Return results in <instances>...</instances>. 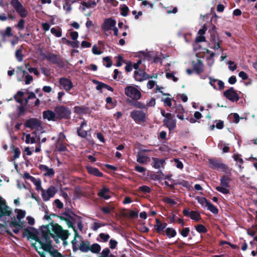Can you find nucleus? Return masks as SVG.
Masks as SVG:
<instances>
[{
    "mask_svg": "<svg viewBox=\"0 0 257 257\" xmlns=\"http://www.w3.org/2000/svg\"><path fill=\"white\" fill-rule=\"evenodd\" d=\"M115 25L116 21L114 20L111 18L106 19L101 25V29L105 31H108L112 29Z\"/></svg>",
    "mask_w": 257,
    "mask_h": 257,
    "instance_id": "nucleus-11",
    "label": "nucleus"
},
{
    "mask_svg": "<svg viewBox=\"0 0 257 257\" xmlns=\"http://www.w3.org/2000/svg\"><path fill=\"white\" fill-rule=\"evenodd\" d=\"M96 5V3L94 1H89L87 2L81 3V5L80 6V10L82 12L85 11L86 9H90L95 7Z\"/></svg>",
    "mask_w": 257,
    "mask_h": 257,
    "instance_id": "nucleus-19",
    "label": "nucleus"
},
{
    "mask_svg": "<svg viewBox=\"0 0 257 257\" xmlns=\"http://www.w3.org/2000/svg\"><path fill=\"white\" fill-rule=\"evenodd\" d=\"M103 61L106 62V64H104V65L106 67H110L112 65V62L110 59V58L109 57H104L103 58Z\"/></svg>",
    "mask_w": 257,
    "mask_h": 257,
    "instance_id": "nucleus-53",
    "label": "nucleus"
},
{
    "mask_svg": "<svg viewBox=\"0 0 257 257\" xmlns=\"http://www.w3.org/2000/svg\"><path fill=\"white\" fill-rule=\"evenodd\" d=\"M100 238L103 241H107L109 238L110 236L108 234L101 233L99 234Z\"/></svg>",
    "mask_w": 257,
    "mask_h": 257,
    "instance_id": "nucleus-51",
    "label": "nucleus"
},
{
    "mask_svg": "<svg viewBox=\"0 0 257 257\" xmlns=\"http://www.w3.org/2000/svg\"><path fill=\"white\" fill-rule=\"evenodd\" d=\"M189 231H190V229L189 228H188V227L184 228L181 231V234L183 236L186 237L188 236Z\"/></svg>",
    "mask_w": 257,
    "mask_h": 257,
    "instance_id": "nucleus-58",
    "label": "nucleus"
},
{
    "mask_svg": "<svg viewBox=\"0 0 257 257\" xmlns=\"http://www.w3.org/2000/svg\"><path fill=\"white\" fill-rule=\"evenodd\" d=\"M11 4L21 17L25 18L27 16V11L18 0H12Z\"/></svg>",
    "mask_w": 257,
    "mask_h": 257,
    "instance_id": "nucleus-7",
    "label": "nucleus"
},
{
    "mask_svg": "<svg viewBox=\"0 0 257 257\" xmlns=\"http://www.w3.org/2000/svg\"><path fill=\"white\" fill-rule=\"evenodd\" d=\"M197 200L198 203H200L201 205V206L204 208L206 207L207 205L209 202L204 197H198L197 198Z\"/></svg>",
    "mask_w": 257,
    "mask_h": 257,
    "instance_id": "nucleus-40",
    "label": "nucleus"
},
{
    "mask_svg": "<svg viewBox=\"0 0 257 257\" xmlns=\"http://www.w3.org/2000/svg\"><path fill=\"white\" fill-rule=\"evenodd\" d=\"M12 29L11 27H8L4 31H0V35L3 38L6 37H11L12 36Z\"/></svg>",
    "mask_w": 257,
    "mask_h": 257,
    "instance_id": "nucleus-34",
    "label": "nucleus"
},
{
    "mask_svg": "<svg viewBox=\"0 0 257 257\" xmlns=\"http://www.w3.org/2000/svg\"><path fill=\"white\" fill-rule=\"evenodd\" d=\"M83 128H79L77 130L78 134L81 137H86L87 136V131L83 130Z\"/></svg>",
    "mask_w": 257,
    "mask_h": 257,
    "instance_id": "nucleus-50",
    "label": "nucleus"
},
{
    "mask_svg": "<svg viewBox=\"0 0 257 257\" xmlns=\"http://www.w3.org/2000/svg\"><path fill=\"white\" fill-rule=\"evenodd\" d=\"M206 207L208 210H209L211 212H212L214 214H217L218 212V209L210 202L208 203Z\"/></svg>",
    "mask_w": 257,
    "mask_h": 257,
    "instance_id": "nucleus-44",
    "label": "nucleus"
},
{
    "mask_svg": "<svg viewBox=\"0 0 257 257\" xmlns=\"http://www.w3.org/2000/svg\"><path fill=\"white\" fill-rule=\"evenodd\" d=\"M125 94L134 100H138L141 97V91L134 86H127L124 89Z\"/></svg>",
    "mask_w": 257,
    "mask_h": 257,
    "instance_id": "nucleus-4",
    "label": "nucleus"
},
{
    "mask_svg": "<svg viewBox=\"0 0 257 257\" xmlns=\"http://www.w3.org/2000/svg\"><path fill=\"white\" fill-rule=\"evenodd\" d=\"M56 147L57 150L60 152H65L67 150L66 146L62 143H57Z\"/></svg>",
    "mask_w": 257,
    "mask_h": 257,
    "instance_id": "nucleus-42",
    "label": "nucleus"
},
{
    "mask_svg": "<svg viewBox=\"0 0 257 257\" xmlns=\"http://www.w3.org/2000/svg\"><path fill=\"white\" fill-rule=\"evenodd\" d=\"M39 168L42 171H43L44 173V175L45 176L51 177L55 174V172L52 168H49L46 165H41L40 166Z\"/></svg>",
    "mask_w": 257,
    "mask_h": 257,
    "instance_id": "nucleus-20",
    "label": "nucleus"
},
{
    "mask_svg": "<svg viewBox=\"0 0 257 257\" xmlns=\"http://www.w3.org/2000/svg\"><path fill=\"white\" fill-rule=\"evenodd\" d=\"M73 230L75 232V236L74 239L72 241V244L73 246V250L75 251L78 249L79 245L81 244V242L83 241L82 238L77 232L75 228L73 227Z\"/></svg>",
    "mask_w": 257,
    "mask_h": 257,
    "instance_id": "nucleus-14",
    "label": "nucleus"
},
{
    "mask_svg": "<svg viewBox=\"0 0 257 257\" xmlns=\"http://www.w3.org/2000/svg\"><path fill=\"white\" fill-rule=\"evenodd\" d=\"M163 200L164 202L172 206L176 205L177 203L174 200L172 199L169 197H164Z\"/></svg>",
    "mask_w": 257,
    "mask_h": 257,
    "instance_id": "nucleus-45",
    "label": "nucleus"
},
{
    "mask_svg": "<svg viewBox=\"0 0 257 257\" xmlns=\"http://www.w3.org/2000/svg\"><path fill=\"white\" fill-rule=\"evenodd\" d=\"M209 84L216 90H221L224 88V83L221 80L209 77Z\"/></svg>",
    "mask_w": 257,
    "mask_h": 257,
    "instance_id": "nucleus-15",
    "label": "nucleus"
},
{
    "mask_svg": "<svg viewBox=\"0 0 257 257\" xmlns=\"http://www.w3.org/2000/svg\"><path fill=\"white\" fill-rule=\"evenodd\" d=\"M12 209L6 205V201L0 197V220L6 221L11 216Z\"/></svg>",
    "mask_w": 257,
    "mask_h": 257,
    "instance_id": "nucleus-3",
    "label": "nucleus"
},
{
    "mask_svg": "<svg viewBox=\"0 0 257 257\" xmlns=\"http://www.w3.org/2000/svg\"><path fill=\"white\" fill-rule=\"evenodd\" d=\"M166 233L167 235L169 237H173L176 235V231L171 228H168L166 230Z\"/></svg>",
    "mask_w": 257,
    "mask_h": 257,
    "instance_id": "nucleus-43",
    "label": "nucleus"
},
{
    "mask_svg": "<svg viewBox=\"0 0 257 257\" xmlns=\"http://www.w3.org/2000/svg\"><path fill=\"white\" fill-rule=\"evenodd\" d=\"M163 122L164 125L168 127L169 131L174 130L176 125V120L174 118L172 114L170 117L165 118L163 119Z\"/></svg>",
    "mask_w": 257,
    "mask_h": 257,
    "instance_id": "nucleus-13",
    "label": "nucleus"
},
{
    "mask_svg": "<svg viewBox=\"0 0 257 257\" xmlns=\"http://www.w3.org/2000/svg\"><path fill=\"white\" fill-rule=\"evenodd\" d=\"M60 86L67 92H69L73 87L71 80L66 78H61L59 80Z\"/></svg>",
    "mask_w": 257,
    "mask_h": 257,
    "instance_id": "nucleus-12",
    "label": "nucleus"
},
{
    "mask_svg": "<svg viewBox=\"0 0 257 257\" xmlns=\"http://www.w3.org/2000/svg\"><path fill=\"white\" fill-rule=\"evenodd\" d=\"M70 36L72 40L75 41L78 37V34L75 31L70 32Z\"/></svg>",
    "mask_w": 257,
    "mask_h": 257,
    "instance_id": "nucleus-59",
    "label": "nucleus"
},
{
    "mask_svg": "<svg viewBox=\"0 0 257 257\" xmlns=\"http://www.w3.org/2000/svg\"><path fill=\"white\" fill-rule=\"evenodd\" d=\"M23 47L21 46L19 49L16 50L15 56L19 62H22L23 60V55L22 54Z\"/></svg>",
    "mask_w": 257,
    "mask_h": 257,
    "instance_id": "nucleus-36",
    "label": "nucleus"
},
{
    "mask_svg": "<svg viewBox=\"0 0 257 257\" xmlns=\"http://www.w3.org/2000/svg\"><path fill=\"white\" fill-rule=\"evenodd\" d=\"M32 182L35 185L36 189L37 191L41 190L42 191V189H43L41 187V182L40 180L35 178L34 180L32 181Z\"/></svg>",
    "mask_w": 257,
    "mask_h": 257,
    "instance_id": "nucleus-41",
    "label": "nucleus"
},
{
    "mask_svg": "<svg viewBox=\"0 0 257 257\" xmlns=\"http://www.w3.org/2000/svg\"><path fill=\"white\" fill-rule=\"evenodd\" d=\"M90 244L88 241L81 242L79 245L78 249L82 252H87L89 251Z\"/></svg>",
    "mask_w": 257,
    "mask_h": 257,
    "instance_id": "nucleus-29",
    "label": "nucleus"
},
{
    "mask_svg": "<svg viewBox=\"0 0 257 257\" xmlns=\"http://www.w3.org/2000/svg\"><path fill=\"white\" fill-rule=\"evenodd\" d=\"M230 181V180L228 177L223 176L220 179V186H217L216 189L224 194L229 193Z\"/></svg>",
    "mask_w": 257,
    "mask_h": 257,
    "instance_id": "nucleus-5",
    "label": "nucleus"
},
{
    "mask_svg": "<svg viewBox=\"0 0 257 257\" xmlns=\"http://www.w3.org/2000/svg\"><path fill=\"white\" fill-rule=\"evenodd\" d=\"M101 250V246L97 243H94L92 245H90L89 251L93 253L98 254L99 253Z\"/></svg>",
    "mask_w": 257,
    "mask_h": 257,
    "instance_id": "nucleus-32",
    "label": "nucleus"
},
{
    "mask_svg": "<svg viewBox=\"0 0 257 257\" xmlns=\"http://www.w3.org/2000/svg\"><path fill=\"white\" fill-rule=\"evenodd\" d=\"M99 257H115V256L110 253L109 248H105L103 249Z\"/></svg>",
    "mask_w": 257,
    "mask_h": 257,
    "instance_id": "nucleus-37",
    "label": "nucleus"
},
{
    "mask_svg": "<svg viewBox=\"0 0 257 257\" xmlns=\"http://www.w3.org/2000/svg\"><path fill=\"white\" fill-rule=\"evenodd\" d=\"M152 160V165L156 169H159L161 167H163L165 164V161L162 159L153 158Z\"/></svg>",
    "mask_w": 257,
    "mask_h": 257,
    "instance_id": "nucleus-24",
    "label": "nucleus"
},
{
    "mask_svg": "<svg viewBox=\"0 0 257 257\" xmlns=\"http://www.w3.org/2000/svg\"><path fill=\"white\" fill-rule=\"evenodd\" d=\"M139 191H143L145 193H149L151 191V189L150 187L147 186H142L139 187Z\"/></svg>",
    "mask_w": 257,
    "mask_h": 257,
    "instance_id": "nucleus-56",
    "label": "nucleus"
},
{
    "mask_svg": "<svg viewBox=\"0 0 257 257\" xmlns=\"http://www.w3.org/2000/svg\"><path fill=\"white\" fill-rule=\"evenodd\" d=\"M42 197L44 201H48L56 194V188L53 186H50L47 190L42 189Z\"/></svg>",
    "mask_w": 257,
    "mask_h": 257,
    "instance_id": "nucleus-8",
    "label": "nucleus"
},
{
    "mask_svg": "<svg viewBox=\"0 0 257 257\" xmlns=\"http://www.w3.org/2000/svg\"><path fill=\"white\" fill-rule=\"evenodd\" d=\"M10 226L15 228L14 229H12V231L15 233L17 234L19 232L20 230L23 228V223L12 222L10 223Z\"/></svg>",
    "mask_w": 257,
    "mask_h": 257,
    "instance_id": "nucleus-28",
    "label": "nucleus"
},
{
    "mask_svg": "<svg viewBox=\"0 0 257 257\" xmlns=\"http://www.w3.org/2000/svg\"><path fill=\"white\" fill-rule=\"evenodd\" d=\"M228 64L229 65V69L231 71H234L236 69V65L234 64V62L231 61H229L228 62Z\"/></svg>",
    "mask_w": 257,
    "mask_h": 257,
    "instance_id": "nucleus-61",
    "label": "nucleus"
},
{
    "mask_svg": "<svg viewBox=\"0 0 257 257\" xmlns=\"http://www.w3.org/2000/svg\"><path fill=\"white\" fill-rule=\"evenodd\" d=\"M209 163L210 167L213 169L221 170L224 168V165L217 160H209Z\"/></svg>",
    "mask_w": 257,
    "mask_h": 257,
    "instance_id": "nucleus-21",
    "label": "nucleus"
},
{
    "mask_svg": "<svg viewBox=\"0 0 257 257\" xmlns=\"http://www.w3.org/2000/svg\"><path fill=\"white\" fill-rule=\"evenodd\" d=\"M86 169L88 173L90 174H92L97 177H101L102 176V174L96 168L87 166Z\"/></svg>",
    "mask_w": 257,
    "mask_h": 257,
    "instance_id": "nucleus-30",
    "label": "nucleus"
},
{
    "mask_svg": "<svg viewBox=\"0 0 257 257\" xmlns=\"http://www.w3.org/2000/svg\"><path fill=\"white\" fill-rule=\"evenodd\" d=\"M221 42V41L219 40L218 39H217L216 38H213L211 41V44L213 45V46H211V48L215 50L219 49L221 52L222 53L223 50L220 47V43Z\"/></svg>",
    "mask_w": 257,
    "mask_h": 257,
    "instance_id": "nucleus-27",
    "label": "nucleus"
},
{
    "mask_svg": "<svg viewBox=\"0 0 257 257\" xmlns=\"http://www.w3.org/2000/svg\"><path fill=\"white\" fill-rule=\"evenodd\" d=\"M114 208L115 207L113 205L109 204L106 206L102 207L100 209L103 213L107 214L113 211V210L114 209Z\"/></svg>",
    "mask_w": 257,
    "mask_h": 257,
    "instance_id": "nucleus-35",
    "label": "nucleus"
},
{
    "mask_svg": "<svg viewBox=\"0 0 257 257\" xmlns=\"http://www.w3.org/2000/svg\"><path fill=\"white\" fill-rule=\"evenodd\" d=\"M51 32L52 34L55 35L57 37H60L62 35V33L60 30L55 28H52L51 29Z\"/></svg>",
    "mask_w": 257,
    "mask_h": 257,
    "instance_id": "nucleus-47",
    "label": "nucleus"
},
{
    "mask_svg": "<svg viewBox=\"0 0 257 257\" xmlns=\"http://www.w3.org/2000/svg\"><path fill=\"white\" fill-rule=\"evenodd\" d=\"M63 9L66 11L67 13L70 12L72 10V7L71 5L66 3L63 6Z\"/></svg>",
    "mask_w": 257,
    "mask_h": 257,
    "instance_id": "nucleus-64",
    "label": "nucleus"
},
{
    "mask_svg": "<svg viewBox=\"0 0 257 257\" xmlns=\"http://www.w3.org/2000/svg\"><path fill=\"white\" fill-rule=\"evenodd\" d=\"M195 70L196 71L197 73L199 74L203 72V64L202 63H201L200 61L198 62V64H197L194 67Z\"/></svg>",
    "mask_w": 257,
    "mask_h": 257,
    "instance_id": "nucleus-46",
    "label": "nucleus"
},
{
    "mask_svg": "<svg viewBox=\"0 0 257 257\" xmlns=\"http://www.w3.org/2000/svg\"><path fill=\"white\" fill-rule=\"evenodd\" d=\"M97 195L100 198L107 200L111 197L112 193L108 188L104 186L100 190Z\"/></svg>",
    "mask_w": 257,
    "mask_h": 257,
    "instance_id": "nucleus-16",
    "label": "nucleus"
},
{
    "mask_svg": "<svg viewBox=\"0 0 257 257\" xmlns=\"http://www.w3.org/2000/svg\"><path fill=\"white\" fill-rule=\"evenodd\" d=\"M26 73V71L23 69L22 66L17 67L16 74L19 81H21L23 80V77Z\"/></svg>",
    "mask_w": 257,
    "mask_h": 257,
    "instance_id": "nucleus-31",
    "label": "nucleus"
},
{
    "mask_svg": "<svg viewBox=\"0 0 257 257\" xmlns=\"http://www.w3.org/2000/svg\"><path fill=\"white\" fill-rule=\"evenodd\" d=\"M22 140L27 144H34L36 142V139L34 137H31L30 134H26L24 133Z\"/></svg>",
    "mask_w": 257,
    "mask_h": 257,
    "instance_id": "nucleus-25",
    "label": "nucleus"
},
{
    "mask_svg": "<svg viewBox=\"0 0 257 257\" xmlns=\"http://www.w3.org/2000/svg\"><path fill=\"white\" fill-rule=\"evenodd\" d=\"M25 125L27 127L35 130L33 134L35 136L37 140H40V137L37 136V133L39 132L42 133L44 132L42 121L41 120L37 118H31L26 121Z\"/></svg>",
    "mask_w": 257,
    "mask_h": 257,
    "instance_id": "nucleus-2",
    "label": "nucleus"
},
{
    "mask_svg": "<svg viewBox=\"0 0 257 257\" xmlns=\"http://www.w3.org/2000/svg\"><path fill=\"white\" fill-rule=\"evenodd\" d=\"M33 77L30 75H27L25 76V84H29L33 81Z\"/></svg>",
    "mask_w": 257,
    "mask_h": 257,
    "instance_id": "nucleus-63",
    "label": "nucleus"
},
{
    "mask_svg": "<svg viewBox=\"0 0 257 257\" xmlns=\"http://www.w3.org/2000/svg\"><path fill=\"white\" fill-rule=\"evenodd\" d=\"M223 94L227 99L231 101H237L239 98L238 94L232 87L225 91Z\"/></svg>",
    "mask_w": 257,
    "mask_h": 257,
    "instance_id": "nucleus-10",
    "label": "nucleus"
},
{
    "mask_svg": "<svg viewBox=\"0 0 257 257\" xmlns=\"http://www.w3.org/2000/svg\"><path fill=\"white\" fill-rule=\"evenodd\" d=\"M185 110L181 105H177L175 107L174 112L175 114H176V116L179 119L181 120L184 119V117L183 114Z\"/></svg>",
    "mask_w": 257,
    "mask_h": 257,
    "instance_id": "nucleus-22",
    "label": "nucleus"
},
{
    "mask_svg": "<svg viewBox=\"0 0 257 257\" xmlns=\"http://www.w3.org/2000/svg\"><path fill=\"white\" fill-rule=\"evenodd\" d=\"M162 101L165 103V105L168 106H172L171 99L170 98L167 97L162 100Z\"/></svg>",
    "mask_w": 257,
    "mask_h": 257,
    "instance_id": "nucleus-62",
    "label": "nucleus"
},
{
    "mask_svg": "<svg viewBox=\"0 0 257 257\" xmlns=\"http://www.w3.org/2000/svg\"><path fill=\"white\" fill-rule=\"evenodd\" d=\"M190 217L192 219H193L196 221H198L201 218L200 215L199 213L197 211H191V213L190 216Z\"/></svg>",
    "mask_w": 257,
    "mask_h": 257,
    "instance_id": "nucleus-38",
    "label": "nucleus"
},
{
    "mask_svg": "<svg viewBox=\"0 0 257 257\" xmlns=\"http://www.w3.org/2000/svg\"><path fill=\"white\" fill-rule=\"evenodd\" d=\"M137 161L141 164H146L149 162L150 158L140 152L137 155Z\"/></svg>",
    "mask_w": 257,
    "mask_h": 257,
    "instance_id": "nucleus-23",
    "label": "nucleus"
},
{
    "mask_svg": "<svg viewBox=\"0 0 257 257\" xmlns=\"http://www.w3.org/2000/svg\"><path fill=\"white\" fill-rule=\"evenodd\" d=\"M43 116L44 119H47L49 121H56L57 120L55 111L51 110H46L43 112Z\"/></svg>",
    "mask_w": 257,
    "mask_h": 257,
    "instance_id": "nucleus-17",
    "label": "nucleus"
},
{
    "mask_svg": "<svg viewBox=\"0 0 257 257\" xmlns=\"http://www.w3.org/2000/svg\"><path fill=\"white\" fill-rule=\"evenodd\" d=\"M156 100L155 98H152L150 99L147 100V104H146L147 107H153L155 105Z\"/></svg>",
    "mask_w": 257,
    "mask_h": 257,
    "instance_id": "nucleus-49",
    "label": "nucleus"
},
{
    "mask_svg": "<svg viewBox=\"0 0 257 257\" xmlns=\"http://www.w3.org/2000/svg\"><path fill=\"white\" fill-rule=\"evenodd\" d=\"M92 51L94 54L96 55H100L102 53V52L98 49V48L96 45H94L93 46Z\"/></svg>",
    "mask_w": 257,
    "mask_h": 257,
    "instance_id": "nucleus-57",
    "label": "nucleus"
},
{
    "mask_svg": "<svg viewBox=\"0 0 257 257\" xmlns=\"http://www.w3.org/2000/svg\"><path fill=\"white\" fill-rule=\"evenodd\" d=\"M14 159H16L19 158L20 154H21V152L19 148H15L14 150Z\"/></svg>",
    "mask_w": 257,
    "mask_h": 257,
    "instance_id": "nucleus-60",
    "label": "nucleus"
},
{
    "mask_svg": "<svg viewBox=\"0 0 257 257\" xmlns=\"http://www.w3.org/2000/svg\"><path fill=\"white\" fill-rule=\"evenodd\" d=\"M69 235L68 231L63 229L59 224L51 223L44 227L41 237L36 239L33 245L41 257H46L45 252H49L53 257H70L68 255H62L54 249L49 237L50 235L53 238L57 237L65 240L68 237Z\"/></svg>",
    "mask_w": 257,
    "mask_h": 257,
    "instance_id": "nucleus-1",
    "label": "nucleus"
},
{
    "mask_svg": "<svg viewBox=\"0 0 257 257\" xmlns=\"http://www.w3.org/2000/svg\"><path fill=\"white\" fill-rule=\"evenodd\" d=\"M134 78L136 81H142L144 80L147 79L149 77L145 72L143 70H139L135 71Z\"/></svg>",
    "mask_w": 257,
    "mask_h": 257,
    "instance_id": "nucleus-18",
    "label": "nucleus"
},
{
    "mask_svg": "<svg viewBox=\"0 0 257 257\" xmlns=\"http://www.w3.org/2000/svg\"><path fill=\"white\" fill-rule=\"evenodd\" d=\"M47 58L50 60L51 61V62H53V63H55L58 60V58L55 55H53V54H50V55H49Z\"/></svg>",
    "mask_w": 257,
    "mask_h": 257,
    "instance_id": "nucleus-54",
    "label": "nucleus"
},
{
    "mask_svg": "<svg viewBox=\"0 0 257 257\" xmlns=\"http://www.w3.org/2000/svg\"><path fill=\"white\" fill-rule=\"evenodd\" d=\"M131 117L137 122H144L146 114L142 110H134L131 112Z\"/></svg>",
    "mask_w": 257,
    "mask_h": 257,
    "instance_id": "nucleus-9",
    "label": "nucleus"
},
{
    "mask_svg": "<svg viewBox=\"0 0 257 257\" xmlns=\"http://www.w3.org/2000/svg\"><path fill=\"white\" fill-rule=\"evenodd\" d=\"M166 76L168 79H172L174 82H176L178 80V78L174 76L173 73L167 72L166 74Z\"/></svg>",
    "mask_w": 257,
    "mask_h": 257,
    "instance_id": "nucleus-52",
    "label": "nucleus"
},
{
    "mask_svg": "<svg viewBox=\"0 0 257 257\" xmlns=\"http://www.w3.org/2000/svg\"><path fill=\"white\" fill-rule=\"evenodd\" d=\"M166 226V223H162L159 220L156 219V229L158 232H160L163 231Z\"/></svg>",
    "mask_w": 257,
    "mask_h": 257,
    "instance_id": "nucleus-33",
    "label": "nucleus"
},
{
    "mask_svg": "<svg viewBox=\"0 0 257 257\" xmlns=\"http://www.w3.org/2000/svg\"><path fill=\"white\" fill-rule=\"evenodd\" d=\"M57 120L67 118L71 113V111L66 107L59 105L55 107Z\"/></svg>",
    "mask_w": 257,
    "mask_h": 257,
    "instance_id": "nucleus-6",
    "label": "nucleus"
},
{
    "mask_svg": "<svg viewBox=\"0 0 257 257\" xmlns=\"http://www.w3.org/2000/svg\"><path fill=\"white\" fill-rule=\"evenodd\" d=\"M24 93L22 91H19L18 93L14 96V98L15 100L19 103H22L23 101L22 99L24 96Z\"/></svg>",
    "mask_w": 257,
    "mask_h": 257,
    "instance_id": "nucleus-39",
    "label": "nucleus"
},
{
    "mask_svg": "<svg viewBox=\"0 0 257 257\" xmlns=\"http://www.w3.org/2000/svg\"><path fill=\"white\" fill-rule=\"evenodd\" d=\"M196 230L200 233H205L206 232L207 229L205 227L201 224L198 225L196 227Z\"/></svg>",
    "mask_w": 257,
    "mask_h": 257,
    "instance_id": "nucleus-48",
    "label": "nucleus"
},
{
    "mask_svg": "<svg viewBox=\"0 0 257 257\" xmlns=\"http://www.w3.org/2000/svg\"><path fill=\"white\" fill-rule=\"evenodd\" d=\"M15 212L16 214V218L19 221L18 223H22L21 220L25 217L26 214V211L22 209H16Z\"/></svg>",
    "mask_w": 257,
    "mask_h": 257,
    "instance_id": "nucleus-26",
    "label": "nucleus"
},
{
    "mask_svg": "<svg viewBox=\"0 0 257 257\" xmlns=\"http://www.w3.org/2000/svg\"><path fill=\"white\" fill-rule=\"evenodd\" d=\"M65 139H66V137H65V135L62 133H60L59 135L57 143H63L65 140Z\"/></svg>",
    "mask_w": 257,
    "mask_h": 257,
    "instance_id": "nucleus-55",
    "label": "nucleus"
}]
</instances>
